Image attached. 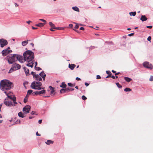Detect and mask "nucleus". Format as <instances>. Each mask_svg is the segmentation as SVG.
Segmentation results:
<instances>
[{
    "label": "nucleus",
    "mask_w": 153,
    "mask_h": 153,
    "mask_svg": "<svg viewBox=\"0 0 153 153\" xmlns=\"http://www.w3.org/2000/svg\"><path fill=\"white\" fill-rule=\"evenodd\" d=\"M24 60L27 62V65L28 66L33 67L34 61V53L30 51H27L23 54Z\"/></svg>",
    "instance_id": "1"
},
{
    "label": "nucleus",
    "mask_w": 153,
    "mask_h": 153,
    "mask_svg": "<svg viewBox=\"0 0 153 153\" xmlns=\"http://www.w3.org/2000/svg\"><path fill=\"white\" fill-rule=\"evenodd\" d=\"M0 88L1 90H10L13 86V83L8 80L4 79L2 80L0 83Z\"/></svg>",
    "instance_id": "2"
},
{
    "label": "nucleus",
    "mask_w": 153,
    "mask_h": 153,
    "mask_svg": "<svg viewBox=\"0 0 153 153\" xmlns=\"http://www.w3.org/2000/svg\"><path fill=\"white\" fill-rule=\"evenodd\" d=\"M6 59L7 60L8 62L10 64L13 63L17 60H18L21 63L23 62V56L18 54H14L12 56L7 57Z\"/></svg>",
    "instance_id": "3"
},
{
    "label": "nucleus",
    "mask_w": 153,
    "mask_h": 153,
    "mask_svg": "<svg viewBox=\"0 0 153 153\" xmlns=\"http://www.w3.org/2000/svg\"><path fill=\"white\" fill-rule=\"evenodd\" d=\"M42 85V84L41 82H33L32 83L30 87L33 89L37 90H41L42 89L44 88H42L41 87V86Z\"/></svg>",
    "instance_id": "4"
},
{
    "label": "nucleus",
    "mask_w": 153,
    "mask_h": 153,
    "mask_svg": "<svg viewBox=\"0 0 153 153\" xmlns=\"http://www.w3.org/2000/svg\"><path fill=\"white\" fill-rule=\"evenodd\" d=\"M143 66L147 68L152 70L153 69V66L149 62H145L143 63Z\"/></svg>",
    "instance_id": "5"
},
{
    "label": "nucleus",
    "mask_w": 153,
    "mask_h": 153,
    "mask_svg": "<svg viewBox=\"0 0 153 153\" xmlns=\"http://www.w3.org/2000/svg\"><path fill=\"white\" fill-rule=\"evenodd\" d=\"M8 44L7 41L4 39H0V46L1 48H3L4 46L7 45Z\"/></svg>",
    "instance_id": "6"
},
{
    "label": "nucleus",
    "mask_w": 153,
    "mask_h": 153,
    "mask_svg": "<svg viewBox=\"0 0 153 153\" xmlns=\"http://www.w3.org/2000/svg\"><path fill=\"white\" fill-rule=\"evenodd\" d=\"M4 103L6 106H11L13 105L11 101L10 100L7 99H6L4 100Z\"/></svg>",
    "instance_id": "7"
},
{
    "label": "nucleus",
    "mask_w": 153,
    "mask_h": 153,
    "mask_svg": "<svg viewBox=\"0 0 153 153\" xmlns=\"http://www.w3.org/2000/svg\"><path fill=\"white\" fill-rule=\"evenodd\" d=\"M30 109V106L29 105H27L23 108V111L26 114L29 112Z\"/></svg>",
    "instance_id": "8"
},
{
    "label": "nucleus",
    "mask_w": 153,
    "mask_h": 153,
    "mask_svg": "<svg viewBox=\"0 0 153 153\" xmlns=\"http://www.w3.org/2000/svg\"><path fill=\"white\" fill-rule=\"evenodd\" d=\"M12 52L11 50H8L7 49H4L3 50L2 52L1 53L2 54V55L3 56H5L7 55L8 53H10Z\"/></svg>",
    "instance_id": "9"
},
{
    "label": "nucleus",
    "mask_w": 153,
    "mask_h": 153,
    "mask_svg": "<svg viewBox=\"0 0 153 153\" xmlns=\"http://www.w3.org/2000/svg\"><path fill=\"white\" fill-rule=\"evenodd\" d=\"M12 67L13 68L14 70L16 71L20 69L21 68V66L19 64L15 63L13 65Z\"/></svg>",
    "instance_id": "10"
},
{
    "label": "nucleus",
    "mask_w": 153,
    "mask_h": 153,
    "mask_svg": "<svg viewBox=\"0 0 153 153\" xmlns=\"http://www.w3.org/2000/svg\"><path fill=\"white\" fill-rule=\"evenodd\" d=\"M45 92V90H43L40 91L34 92L32 94H33L34 93L35 95H40L41 94H43Z\"/></svg>",
    "instance_id": "11"
},
{
    "label": "nucleus",
    "mask_w": 153,
    "mask_h": 153,
    "mask_svg": "<svg viewBox=\"0 0 153 153\" xmlns=\"http://www.w3.org/2000/svg\"><path fill=\"white\" fill-rule=\"evenodd\" d=\"M34 78L37 81H41L42 80L41 76L38 74L34 75Z\"/></svg>",
    "instance_id": "12"
},
{
    "label": "nucleus",
    "mask_w": 153,
    "mask_h": 153,
    "mask_svg": "<svg viewBox=\"0 0 153 153\" xmlns=\"http://www.w3.org/2000/svg\"><path fill=\"white\" fill-rule=\"evenodd\" d=\"M140 19L143 22L146 21L147 19V18L145 15H142L141 16Z\"/></svg>",
    "instance_id": "13"
},
{
    "label": "nucleus",
    "mask_w": 153,
    "mask_h": 153,
    "mask_svg": "<svg viewBox=\"0 0 153 153\" xmlns=\"http://www.w3.org/2000/svg\"><path fill=\"white\" fill-rule=\"evenodd\" d=\"M24 71H25L26 74L27 76L29 74V70L26 67H24Z\"/></svg>",
    "instance_id": "14"
},
{
    "label": "nucleus",
    "mask_w": 153,
    "mask_h": 153,
    "mask_svg": "<svg viewBox=\"0 0 153 153\" xmlns=\"http://www.w3.org/2000/svg\"><path fill=\"white\" fill-rule=\"evenodd\" d=\"M76 67V65L74 64H72L69 65V67L71 69L73 70Z\"/></svg>",
    "instance_id": "15"
},
{
    "label": "nucleus",
    "mask_w": 153,
    "mask_h": 153,
    "mask_svg": "<svg viewBox=\"0 0 153 153\" xmlns=\"http://www.w3.org/2000/svg\"><path fill=\"white\" fill-rule=\"evenodd\" d=\"M49 88L51 90V93L52 94H54V88L52 87L51 86H50L49 87Z\"/></svg>",
    "instance_id": "16"
},
{
    "label": "nucleus",
    "mask_w": 153,
    "mask_h": 153,
    "mask_svg": "<svg viewBox=\"0 0 153 153\" xmlns=\"http://www.w3.org/2000/svg\"><path fill=\"white\" fill-rule=\"evenodd\" d=\"M124 79L125 80L128 82H129L132 80L131 79L127 77H125Z\"/></svg>",
    "instance_id": "17"
},
{
    "label": "nucleus",
    "mask_w": 153,
    "mask_h": 153,
    "mask_svg": "<svg viewBox=\"0 0 153 153\" xmlns=\"http://www.w3.org/2000/svg\"><path fill=\"white\" fill-rule=\"evenodd\" d=\"M39 75L42 77H44V76H46V74L44 73L43 71L39 74Z\"/></svg>",
    "instance_id": "18"
},
{
    "label": "nucleus",
    "mask_w": 153,
    "mask_h": 153,
    "mask_svg": "<svg viewBox=\"0 0 153 153\" xmlns=\"http://www.w3.org/2000/svg\"><path fill=\"white\" fill-rule=\"evenodd\" d=\"M28 40L23 41L22 43V45L24 46H25L28 44Z\"/></svg>",
    "instance_id": "19"
},
{
    "label": "nucleus",
    "mask_w": 153,
    "mask_h": 153,
    "mask_svg": "<svg viewBox=\"0 0 153 153\" xmlns=\"http://www.w3.org/2000/svg\"><path fill=\"white\" fill-rule=\"evenodd\" d=\"M24 114H23L22 112H20L18 114V115L19 117H21L22 118H23L25 117L24 115Z\"/></svg>",
    "instance_id": "20"
},
{
    "label": "nucleus",
    "mask_w": 153,
    "mask_h": 153,
    "mask_svg": "<svg viewBox=\"0 0 153 153\" xmlns=\"http://www.w3.org/2000/svg\"><path fill=\"white\" fill-rule=\"evenodd\" d=\"M45 25V24L42 23H40L38 24H36L35 25L36 26L39 27H41L44 26Z\"/></svg>",
    "instance_id": "21"
},
{
    "label": "nucleus",
    "mask_w": 153,
    "mask_h": 153,
    "mask_svg": "<svg viewBox=\"0 0 153 153\" xmlns=\"http://www.w3.org/2000/svg\"><path fill=\"white\" fill-rule=\"evenodd\" d=\"M49 25L51 27V28H52L53 29H55V28H56L55 25L53 23H52L51 22H49Z\"/></svg>",
    "instance_id": "22"
},
{
    "label": "nucleus",
    "mask_w": 153,
    "mask_h": 153,
    "mask_svg": "<svg viewBox=\"0 0 153 153\" xmlns=\"http://www.w3.org/2000/svg\"><path fill=\"white\" fill-rule=\"evenodd\" d=\"M53 143V141H52L50 140H48L47 142H46V144L48 145H49L51 143L52 144Z\"/></svg>",
    "instance_id": "23"
},
{
    "label": "nucleus",
    "mask_w": 153,
    "mask_h": 153,
    "mask_svg": "<svg viewBox=\"0 0 153 153\" xmlns=\"http://www.w3.org/2000/svg\"><path fill=\"white\" fill-rule=\"evenodd\" d=\"M66 86V85L65 84V82H62L60 87L63 88H65Z\"/></svg>",
    "instance_id": "24"
},
{
    "label": "nucleus",
    "mask_w": 153,
    "mask_h": 153,
    "mask_svg": "<svg viewBox=\"0 0 153 153\" xmlns=\"http://www.w3.org/2000/svg\"><path fill=\"white\" fill-rule=\"evenodd\" d=\"M72 9L75 11L79 12V8L76 7H72Z\"/></svg>",
    "instance_id": "25"
},
{
    "label": "nucleus",
    "mask_w": 153,
    "mask_h": 153,
    "mask_svg": "<svg viewBox=\"0 0 153 153\" xmlns=\"http://www.w3.org/2000/svg\"><path fill=\"white\" fill-rule=\"evenodd\" d=\"M74 89L73 88H66V91H67V92H69V91H74Z\"/></svg>",
    "instance_id": "26"
},
{
    "label": "nucleus",
    "mask_w": 153,
    "mask_h": 153,
    "mask_svg": "<svg viewBox=\"0 0 153 153\" xmlns=\"http://www.w3.org/2000/svg\"><path fill=\"white\" fill-rule=\"evenodd\" d=\"M60 92L61 93H65V92H67V91L66 90V88L64 89H62L60 90Z\"/></svg>",
    "instance_id": "27"
},
{
    "label": "nucleus",
    "mask_w": 153,
    "mask_h": 153,
    "mask_svg": "<svg viewBox=\"0 0 153 153\" xmlns=\"http://www.w3.org/2000/svg\"><path fill=\"white\" fill-rule=\"evenodd\" d=\"M125 91H131V89L129 88H126L124 90Z\"/></svg>",
    "instance_id": "28"
},
{
    "label": "nucleus",
    "mask_w": 153,
    "mask_h": 153,
    "mask_svg": "<svg viewBox=\"0 0 153 153\" xmlns=\"http://www.w3.org/2000/svg\"><path fill=\"white\" fill-rule=\"evenodd\" d=\"M136 12H130L129 13V14L131 16V14H132V15L133 16H135L136 14Z\"/></svg>",
    "instance_id": "29"
},
{
    "label": "nucleus",
    "mask_w": 153,
    "mask_h": 153,
    "mask_svg": "<svg viewBox=\"0 0 153 153\" xmlns=\"http://www.w3.org/2000/svg\"><path fill=\"white\" fill-rule=\"evenodd\" d=\"M116 84L118 87V88H122V86L118 82H116Z\"/></svg>",
    "instance_id": "30"
},
{
    "label": "nucleus",
    "mask_w": 153,
    "mask_h": 153,
    "mask_svg": "<svg viewBox=\"0 0 153 153\" xmlns=\"http://www.w3.org/2000/svg\"><path fill=\"white\" fill-rule=\"evenodd\" d=\"M68 85L70 87H74L75 85V84H73L71 83H68Z\"/></svg>",
    "instance_id": "31"
},
{
    "label": "nucleus",
    "mask_w": 153,
    "mask_h": 153,
    "mask_svg": "<svg viewBox=\"0 0 153 153\" xmlns=\"http://www.w3.org/2000/svg\"><path fill=\"white\" fill-rule=\"evenodd\" d=\"M35 68L36 70L39 71L42 70V69L39 67H36L35 66Z\"/></svg>",
    "instance_id": "32"
},
{
    "label": "nucleus",
    "mask_w": 153,
    "mask_h": 153,
    "mask_svg": "<svg viewBox=\"0 0 153 153\" xmlns=\"http://www.w3.org/2000/svg\"><path fill=\"white\" fill-rule=\"evenodd\" d=\"M4 93H5V94L7 96V97L8 98H9V99H12V97H11V96H9L8 95V94L7 93V92L6 91H5Z\"/></svg>",
    "instance_id": "33"
},
{
    "label": "nucleus",
    "mask_w": 153,
    "mask_h": 153,
    "mask_svg": "<svg viewBox=\"0 0 153 153\" xmlns=\"http://www.w3.org/2000/svg\"><path fill=\"white\" fill-rule=\"evenodd\" d=\"M33 92V91L31 90H29L28 91L27 95L30 94Z\"/></svg>",
    "instance_id": "34"
},
{
    "label": "nucleus",
    "mask_w": 153,
    "mask_h": 153,
    "mask_svg": "<svg viewBox=\"0 0 153 153\" xmlns=\"http://www.w3.org/2000/svg\"><path fill=\"white\" fill-rule=\"evenodd\" d=\"M15 70H14V69L13 67H12L11 69L9 71L8 73H10L12 72L13 71H15Z\"/></svg>",
    "instance_id": "35"
},
{
    "label": "nucleus",
    "mask_w": 153,
    "mask_h": 153,
    "mask_svg": "<svg viewBox=\"0 0 153 153\" xmlns=\"http://www.w3.org/2000/svg\"><path fill=\"white\" fill-rule=\"evenodd\" d=\"M82 99L85 100L87 99V98L84 95H83L82 97Z\"/></svg>",
    "instance_id": "36"
},
{
    "label": "nucleus",
    "mask_w": 153,
    "mask_h": 153,
    "mask_svg": "<svg viewBox=\"0 0 153 153\" xmlns=\"http://www.w3.org/2000/svg\"><path fill=\"white\" fill-rule=\"evenodd\" d=\"M2 122L3 120L2 119V117L1 114H0V123H2Z\"/></svg>",
    "instance_id": "37"
},
{
    "label": "nucleus",
    "mask_w": 153,
    "mask_h": 153,
    "mask_svg": "<svg viewBox=\"0 0 153 153\" xmlns=\"http://www.w3.org/2000/svg\"><path fill=\"white\" fill-rule=\"evenodd\" d=\"M106 73H107V74L108 75H109V74L112 75V74H111V71H106Z\"/></svg>",
    "instance_id": "38"
},
{
    "label": "nucleus",
    "mask_w": 153,
    "mask_h": 153,
    "mask_svg": "<svg viewBox=\"0 0 153 153\" xmlns=\"http://www.w3.org/2000/svg\"><path fill=\"white\" fill-rule=\"evenodd\" d=\"M39 20L43 22L45 24L46 23V21L43 19H40Z\"/></svg>",
    "instance_id": "39"
},
{
    "label": "nucleus",
    "mask_w": 153,
    "mask_h": 153,
    "mask_svg": "<svg viewBox=\"0 0 153 153\" xmlns=\"http://www.w3.org/2000/svg\"><path fill=\"white\" fill-rule=\"evenodd\" d=\"M55 29H57V30H62V29H63L64 28L63 27H56V28H55Z\"/></svg>",
    "instance_id": "40"
},
{
    "label": "nucleus",
    "mask_w": 153,
    "mask_h": 153,
    "mask_svg": "<svg viewBox=\"0 0 153 153\" xmlns=\"http://www.w3.org/2000/svg\"><path fill=\"white\" fill-rule=\"evenodd\" d=\"M96 78L97 79H99L101 78V77L99 75H97V76Z\"/></svg>",
    "instance_id": "41"
},
{
    "label": "nucleus",
    "mask_w": 153,
    "mask_h": 153,
    "mask_svg": "<svg viewBox=\"0 0 153 153\" xmlns=\"http://www.w3.org/2000/svg\"><path fill=\"white\" fill-rule=\"evenodd\" d=\"M149 80L150 81H153V76H151L150 79Z\"/></svg>",
    "instance_id": "42"
},
{
    "label": "nucleus",
    "mask_w": 153,
    "mask_h": 153,
    "mask_svg": "<svg viewBox=\"0 0 153 153\" xmlns=\"http://www.w3.org/2000/svg\"><path fill=\"white\" fill-rule=\"evenodd\" d=\"M79 28L78 25L76 24L74 28L75 29H78Z\"/></svg>",
    "instance_id": "43"
},
{
    "label": "nucleus",
    "mask_w": 153,
    "mask_h": 153,
    "mask_svg": "<svg viewBox=\"0 0 153 153\" xmlns=\"http://www.w3.org/2000/svg\"><path fill=\"white\" fill-rule=\"evenodd\" d=\"M27 99L26 98H25L24 100V102H25V103H26V102H27Z\"/></svg>",
    "instance_id": "44"
},
{
    "label": "nucleus",
    "mask_w": 153,
    "mask_h": 153,
    "mask_svg": "<svg viewBox=\"0 0 153 153\" xmlns=\"http://www.w3.org/2000/svg\"><path fill=\"white\" fill-rule=\"evenodd\" d=\"M151 39V37L150 36H149L147 38V40L149 41H150Z\"/></svg>",
    "instance_id": "45"
},
{
    "label": "nucleus",
    "mask_w": 153,
    "mask_h": 153,
    "mask_svg": "<svg viewBox=\"0 0 153 153\" xmlns=\"http://www.w3.org/2000/svg\"><path fill=\"white\" fill-rule=\"evenodd\" d=\"M12 100H13V101H15L16 100V98L15 97H12V99H11Z\"/></svg>",
    "instance_id": "46"
},
{
    "label": "nucleus",
    "mask_w": 153,
    "mask_h": 153,
    "mask_svg": "<svg viewBox=\"0 0 153 153\" xmlns=\"http://www.w3.org/2000/svg\"><path fill=\"white\" fill-rule=\"evenodd\" d=\"M152 26H146V27L148 28H152Z\"/></svg>",
    "instance_id": "47"
},
{
    "label": "nucleus",
    "mask_w": 153,
    "mask_h": 153,
    "mask_svg": "<svg viewBox=\"0 0 153 153\" xmlns=\"http://www.w3.org/2000/svg\"><path fill=\"white\" fill-rule=\"evenodd\" d=\"M28 84V82H24L23 84L25 85H27Z\"/></svg>",
    "instance_id": "48"
},
{
    "label": "nucleus",
    "mask_w": 153,
    "mask_h": 153,
    "mask_svg": "<svg viewBox=\"0 0 153 153\" xmlns=\"http://www.w3.org/2000/svg\"><path fill=\"white\" fill-rule=\"evenodd\" d=\"M69 26L70 27L72 28L73 27V25L72 24H70L69 25Z\"/></svg>",
    "instance_id": "49"
},
{
    "label": "nucleus",
    "mask_w": 153,
    "mask_h": 153,
    "mask_svg": "<svg viewBox=\"0 0 153 153\" xmlns=\"http://www.w3.org/2000/svg\"><path fill=\"white\" fill-rule=\"evenodd\" d=\"M76 80H78V81L80 80H81L80 78L78 77H76Z\"/></svg>",
    "instance_id": "50"
},
{
    "label": "nucleus",
    "mask_w": 153,
    "mask_h": 153,
    "mask_svg": "<svg viewBox=\"0 0 153 153\" xmlns=\"http://www.w3.org/2000/svg\"><path fill=\"white\" fill-rule=\"evenodd\" d=\"M31 74L33 75V76L34 77V75H36L35 74V73L34 72H33V71H32L31 72Z\"/></svg>",
    "instance_id": "51"
},
{
    "label": "nucleus",
    "mask_w": 153,
    "mask_h": 153,
    "mask_svg": "<svg viewBox=\"0 0 153 153\" xmlns=\"http://www.w3.org/2000/svg\"><path fill=\"white\" fill-rule=\"evenodd\" d=\"M134 33H130V34H129L128 35V36H132L134 35Z\"/></svg>",
    "instance_id": "52"
},
{
    "label": "nucleus",
    "mask_w": 153,
    "mask_h": 153,
    "mask_svg": "<svg viewBox=\"0 0 153 153\" xmlns=\"http://www.w3.org/2000/svg\"><path fill=\"white\" fill-rule=\"evenodd\" d=\"M79 29L82 30H84V28L83 27H81Z\"/></svg>",
    "instance_id": "53"
},
{
    "label": "nucleus",
    "mask_w": 153,
    "mask_h": 153,
    "mask_svg": "<svg viewBox=\"0 0 153 153\" xmlns=\"http://www.w3.org/2000/svg\"><path fill=\"white\" fill-rule=\"evenodd\" d=\"M42 120H39L38 121V123H39V124H41L42 122Z\"/></svg>",
    "instance_id": "54"
},
{
    "label": "nucleus",
    "mask_w": 153,
    "mask_h": 153,
    "mask_svg": "<svg viewBox=\"0 0 153 153\" xmlns=\"http://www.w3.org/2000/svg\"><path fill=\"white\" fill-rule=\"evenodd\" d=\"M111 75H110V74H109L108 76H107L106 77V78H109V77H111Z\"/></svg>",
    "instance_id": "55"
},
{
    "label": "nucleus",
    "mask_w": 153,
    "mask_h": 153,
    "mask_svg": "<svg viewBox=\"0 0 153 153\" xmlns=\"http://www.w3.org/2000/svg\"><path fill=\"white\" fill-rule=\"evenodd\" d=\"M32 22L30 21H28L27 22V23H28V24H30V23L31 22Z\"/></svg>",
    "instance_id": "56"
},
{
    "label": "nucleus",
    "mask_w": 153,
    "mask_h": 153,
    "mask_svg": "<svg viewBox=\"0 0 153 153\" xmlns=\"http://www.w3.org/2000/svg\"><path fill=\"white\" fill-rule=\"evenodd\" d=\"M35 112L34 111H32L31 112V114L32 115H33L35 114Z\"/></svg>",
    "instance_id": "57"
},
{
    "label": "nucleus",
    "mask_w": 153,
    "mask_h": 153,
    "mask_svg": "<svg viewBox=\"0 0 153 153\" xmlns=\"http://www.w3.org/2000/svg\"><path fill=\"white\" fill-rule=\"evenodd\" d=\"M111 77L112 78V79H114L115 78V76H114V75L111 76Z\"/></svg>",
    "instance_id": "58"
},
{
    "label": "nucleus",
    "mask_w": 153,
    "mask_h": 153,
    "mask_svg": "<svg viewBox=\"0 0 153 153\" xmlns=\"http://www.w3.org/2000/svg\"><path fill=\"white\" fill-rule=\"evenodd\" d=\"M36 135H37V136H40V135L39 134L38 132H37L36 133Z\"/></svg>",
    "instance_id": "59"
},
{
    "label": "nucleus",
    "mask_w": 153,
    "mask_h": 153,
    "mask_svg": "<svg viewBox=\"0 0 153 153\" xmlns=\"http://www.w3.org/2000/svg\"><path fill=\"white\" fill-rule=\"evenodd\" d=\"M13 102H14V106H15V104H17V102H16V101H13Z\"/></svg>",
    "instance_id": "60"
},
{
    "label": "nucleus",
    "mask_w": 153,
    "mask_h": 153,
    "mask_svg": "<svg viewBox=\"0 0 153 153\" xmlns=\"http://www.w3.org/2000/svg\"><path fill=\"white\" fill-rule=\"evenodd\" d=\"M89 84L88 83H87L86 82H85V85L86 86H88V85H89Z\"/></svg>",
    "instance_id": "61"
},
{
    "label": "nucleus",
    "mask_w": 153,
    "mask_h": 153,
    "mask_svg": "<svg viewBox=\"0 0 153 153\" xmlns=\"http://www.w3.org/2000/svg\"><path fill=\"white\" fill-rule=\"evenodd\" d=\"M15 5L16 7H18L19 6L16 3H15Z\"/></svg>",
    "instance_id": "62"
},
{
    "label": "nucleus",
    "mask_w": 153,
    "mask_h": 153,
    "mask_svg": "<svg viewBox=\"0 0 153 153\" xmlns=\"http://www.w3.org/2000/svg\"><path fill=\"white\" fill-rule=\"evenodd\" d=\"M112 72L114 73H116V71L114 70H112Z\"/></svg>",
    "instance_id": "63"
},
{
    "label": "nucleus",
    "mask_w": 153,
    "mask_h": 153,
    "mask_svg": "<svg viewBox=\"0 0 153 153\" xmlns=\"http://www.w3.org/2000/svg\"><path fill=\"white\" fill-rule=\"evenodd\" d=\"M30 44L31 45V46H32V47H33V46H34V44H33V43H31Z\"/></svg>",
    "instance_id": "64"
}]
</instances>
